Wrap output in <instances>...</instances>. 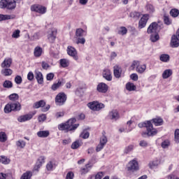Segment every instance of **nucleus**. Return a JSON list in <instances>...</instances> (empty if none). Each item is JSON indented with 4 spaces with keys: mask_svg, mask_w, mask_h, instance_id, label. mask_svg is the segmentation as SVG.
<instances>
[{
    "mask_svg": "<svg viewBox=\"0 0 179 179\" xmlns=\"http://www.w3.org/2000/svg\"><path fill=\"white\" fill-rule=\"evenodd\" d=\"M164 23L165 24H167L168 26L169 24H171V20H170V18H169L168 16H164Z\"/></svg>",
    "mask_w": 179,
    "mask_h": 179,
    "instance_id": "61",
    "label": "nucleus"
},
{
    "mask_svg": "<svg viewBox=\"0 0 179 179\" xmlns=\"http://www.w3.org/2000/svg\"><path fill=\"white\" fill-rule=\"evenodd\" d=\"M74 176H75V175L73 174V172L69 171V172L66 174V179H73Z\"/></svg>",
    "mask_w": 179,
    "mask_h": 179,
    "instance_id": "62",
    "label": "nucleus"
},
{
    "mask_svg": "<svg viewBox=\"0 0 179 179\" xmlns=\"http://www.w3.org/2000/svg\"><path fill=\"white\" fill-rule=\"evenodd\" d=\"M174 138L176 143H179V129L175 130Z\"/></svg>",
    "mask_w": 179,
    "mask_h": 179,
    "instance_id": "48",
    "label": "nucleus"
},
{
    "mask_svg": "<svg viewBox=\"0 0 179 179\" xmlns=\"http://www.w3.org/2000/svg\"><path fill=\"white\" fill-rule=\"evenodd\" d=\"M67 53L70 57H72L73 59L78 61V52L76 49L72 46H68L67 48Z\"/></svg>",
    "mask_w": 179,
    "mask_h": 179,
    "instance_id": "10",
    "label": "nucleus"
},
{
    "mask_svg": "<svg viewBox=\"0 0 179 179\" xmlns=\"http://www.w3.org/2000/svg\"><path fill=\"white\" fill-rule=\"evenodd\" d=\"M9 19H10V15L0 14V22H3V20H9Z\"/></svg>",
    "mask_w": 179,
    "mask_h": 179,
    "instance_id": "47",
    "label": "nucleus"
},
{
    "mask_svg": "<svg viewBox=\"0 0 179 179\" xmlns=\"http://www.w3.org/2000/svg\"><path fill=\"white\" fill-rule=\"evenodd\" d=\"M44 106H45V101H44V100H41L39 101H36L34 103V108H40V107H41L43 108V107H44Z\"/></svg>",
    "mask_w": 179,
    "mask_h": 179,
    "instance_id": "23",
    "label": "nucleus"
},
{
    "mask_svg": "<svg viewBox=\"0 0 179 179\" xmlns=\"http://www.w3.org/2000/svg\"><path fill=\"white\" fill-rule=\"evenodd\" d=\"M90 169H92V166L90 165V163L87 164L84 168H82L80 169L81 174H87L88 171H90Z\"/></svg>",
    "mask_w": 179,
    "mask_h": 179,
    "instance_id": "24",
    "label": "nucleus"
},
{
    "mask_svg": "<svg viewBox=\"0 0 179 179\" xmlns=\"http://www.w3.org/2000/svg\"><path fill=\"white\" fill-rule=\"evenodd\" d=\"M108 117L110 120H113V121H117V120H120V113H118V110H113L109 113Z\"/></svg>",
    "mask_w": 179,
    "mask_h": 179,
    "instance_id": "13",
    "label": "nucleus"
},
{
    "mask_svg": "<svg viewBox=\"0 0 179 179\" xmlns=\"http://www.w3.org/2000/svg\"><path fill=\"white\" fill-rule=\"evenodd\" d=\"M86 43V39L84 37L77 38L76 44H82L83 45Z\"/></svg>",
    "mask_w": 179,
    "mask_h": 179,
    "instance_id": "52",
    "label": "nucleus"
},
{
    "mask_svg": "<svg viewBox=\"0 0 179 179\" xmlns=\"http://www.w3.org/2000/svg\"><path fill=\"white\" fill-rule=\"evenodd\" d=\"M32 176H33V173H31V171H27L26 173H24L22 174L20 179H30L31 178Z\"/></svg>",
    "mask_w": 179,
    "mask_h": 179,
    "instance_id": "34",
    "label": "nucleus"
},
{
    "mask_svg": "<svg viewBox=\"0 0 179 179\" xmlns=\"http://www.w3.org/2000/svg\"><path fill=\"white\" fill-rule=\"evenodd\" d=\"M149 121H151V124H154V125H155V127H162V125H163V124H164V121L160 117H155Z\"/></svg>",
    "mask_w": 179,
    "mask_h": 179,
    "instance_id": "12",
    "label": "nucleus"
},
{
    "mask_svg": "<svg viewBox=\"0 0 179 179\" xmlns=\"http://www.w3.org/2000/svg\"><path fill=\"white\" fill-rule=\"evenodd\" d=\"M45 120H47V116H45V114H42L38 117V120L39 122H44Z\"/></svg>",
    "mask_w": 179,
    "mask_h": 179,
    "instance_id": "57",
    "label": "nucleus"
},
{
    "mask_svg": "<svg viewBox=\"0 0 179 179\" xmlns=\"http://www.w3.org/2000/svg\"><path fill=\"white\" fill-rule=\"evenodd\" d=\"M127 33H128V29L125 27H121L117 31V34L120 36H125Z\"/></svg>",
    "mask_w": 179,
    "mask_h": 179,
    "instance_id": "36",
    "label": "nucleus"
},
{
    "mask_svg": "<svg viewBox=\"0 0 179 179\" xmlns=\"http://www.w3.org/2000/svg\"><path fill=\"white\" fill-rule=\"evenodd\" d=\"M139 145L141 148H148L149 144L148 143V141L142 140L139 142Z\"/></svg>",
    "mask_w": 179,
    "mask_h": 179,
    "instance_id": "59",
    "label": "nucleus"
},
{
    "mask_svg": "<svg viewBox=\"0 0 179 179\" xmlns=\"http://www.w3.org/2000/svg\"><path fill=\"white\" fill-rule=\"evenodd\" d=\"M80 138H83V139H87L89 136H90V133L89 131L84 130L80 135Z\"/></svg>",
    "mask_w": 179,
    "mask_h": 179,
    "instance_id": "41",
    "label": "nucleus"
},
{
    "mask_svg": "<svg viewBox=\"0 0 179 179\" xmlns=\"http://www.w3.org/2000/svg\"><path fill=\"white\" fill-rule=\"evenodd\" d=\"M138 65H139V61L134 60L131 64L130 69H131V71H134L135 68H138Z\"/></svg>",
    "mask_w": 179,
    "mask_h": 179,
    "instance_id": "54",
    "label": "nucleus"
},
{
    "mask_svg": "<svg viewBox=\"0 0 179 179\" xmlns=\"http://www.w3.org/2000/svg\"><path fill=\"white\" fill-rule=\"evenodd\" d=\"M103 78L108 80V82H110V80H113V76H111V71L108 69H106L103 71Z\"/></svg>",
    "mask_w": 179,
    "mask_h": 179,
    "instance_id": "15",
    "label": "nucleus"
},
{
    "mask_svg": "<svg viewBox=\"0 0 179 179\" xmlns=\"http://www.w3.org/2000/svg\"><path fill=\"white\" fill-rule=\"evenodd\" d=\"M107 141H108L107 137L106 136H103L100 138L99 143H101V145H103V146H106V145L107 144Z\"/></svg>",
    "mask_w": 179,
    "mask_h": 179,
    "instance_id": "49",
    "label": "nucleus"
},
{
    "mask_svg": "<svg viewBox=\"0 0 179 179\" xmlns=\"http://www.w3.org/2000/svg\"><path fill=\"white\" fill-rule=\"evenodd\" d=\"M0 163H2V164H9V163H10V159H8L7 157L2 155L0 156Z\"/></svg>",
    "mask_w": 179,
    "mask_h": 179,
    "instance_id": "35",
    "label": "nucleus"
},
{
    "mask_svg": "<svg viewBox=\"0 0 179 179\" xmlns=\"http://www.w3.org/2000/svg\"><path fill=\"white\" fill-rule=\"evenodd\" d=\"M83 34H85V30H83L82 28H78L76 31V37L77 38L83 37Z\"/></svg>",
    "mask_w": 179,
    "mask_h": 179,
    "instance_id": "31",
    "label": "nucleus"
},
{
    "mask_svg": "<svg viewBox=\"0 0 179 179\" xmlns=\"http://www.w3.org/2000/svg\"><path fill=\"white\" fill-rule=\"evenodd\" d=\"M76 122V119L71 118L65 123H62L58 125V129L59 131H66L69 132V131H75L79 127V124H73Z\"/></svg>",
    "mask_w": 179,
    "mask_h": 179,
    "instance_id": "2",
    "label": "nucleus"
},
{
    "mask_svg": "<svg viewBox=\"0 0 179 179\" xmlns=\"http://www.w3.org/2000/svg\"><path fill=\"white\" fill-rule=\"evenodd\" d=\"M8 141V136L6 133L1 131L0 132V142L5 143Z\"/></svg>",
    "mask_w": 179,
    "mask_h": 179,
    "instance_id": "37",
    "label": "nucleus"
},
{
    "mask_svg": "<svg viewBox=\"0 0 179 179\" xmlns=\"http://www.w3.org/2000/svg\"><path fill=\"white\" fill-rule=\"evenodd\" d=\"M62 85V83L61 81H58L57 83L53 84L51 87L52 90H57V89H59L61 86Z\"/></svg>",
    "mask_w": 179,
    "mask_h": 179,
    "instance_id": "42",
    "label": "nucleus"
},
{
    "mask_svg": "<svg viewBox=\"0 0 179 179\" xmlns=\"http://www.w3.org/2000/svg\"><path fill=\"white\" fill-rule=\"evenodd\" d=\"M160 162L159 161H154L149 163V167L150 169H155V167H157Z\"/></svg>",
    "mask_w": 179,
    "mask_h": 179,
    "instance_id": "43",
    "label": "nucleus"
},
{
    "mask_svg": "<svg viewBox=\"0 0 179 179\" xmlns=\"http://www.w3.org/2000/svg\"><path fill=\"white\" fill-rule=\"evenodd\" d=\"M96 103H97V101L90 102L88 103L89 108H90V110H92L93 111H96Z\"/></svg>",
    "mask_w": 179,
    "mask_h": 179,
    "instance_id": "44",
    "label": "nucleus"
},
{
    "mask_svg": "<svg viewBox=\"0 0 179 179\" xmlns=\"http://www.w3.org/2000/svg\"><path fill=\"white\" fill-rule=\"evenodd\" d=\"M132 150H134V145H130L125 148L124 153H126V155H128V153H129V152H132Z\"/></svg>",
    "mask_w": 179,
    "mask_h": 179,
    "instance_id": "53",
    "label": "nucleus"
},
{
    "mask_svg": "<svg viewBox=\"0 0 179 179\" xmlns=\"http://www.w3.org/2000/svg\"><path fill=\"white\" fill-rule=\"evenodd\" d=\"M54 76H55L54 73H50L47 74L46 79L47 80H52L54 79Z\"/></svg>",
    "mask_w": 179,
    "mask_h": 179,
    "instance_id": "63",
    "label": "nucleus"
},
{
    "mask_svg": "<svg viewBox=\"0 0 179 179\" xmlns=\"http://www.w3.org/2000/svg\"><path fill=\"white\" fill-rule=\"evenodd\" d=\"M129 16H130V17H132V19H134V20H138V19H139V17H141V13L134 11V12L130 13Z\"/></svg>",
    "mask_w": 179,
    "mask_h": 179,
    "instance_id": "32",
    "label": "nucleus"
},
{
    "mask_svg": "<svg viewBox=\"0 0 179 179\" xmlns=\"http://www.w3.org/2000/svg\"><path fill=\"white\" fill-rule=\"evenodd\" d=\"M160 39V36H159V33L151 34L150 40L152 43H156V41H159Z\"/></svg>",
    "mask_w": 179,
    "mask_h": 179,
    "instance_id": "28",
    "label": "nucleus"
},
{
    "mask_svg": "<svg viewBox=\"0 0 179 179\" xmlns=\"http://www.w3.org/2000/svg\"><path fill=\"white\" fill-rule=\"evenodd\" d=\"M1 73L2 75H4V76H10V75L13 73V71L9 68H3Z\"/></svg>",
    "mask_w": 179,
    "mask_h": 179,
    "instance_id": "22",
    "label": "nucleus"
},
{
    "mask_svg": "<svg viewBox=\"0 0 179 179\" xmlns=\"http://www.w3.org/2000/svg\"><path fill=\"white\" fill-rule=\"evenodd\" d=\"M126 89L129 92H134V90H136V86L134 83H128L126 84Z\"/></svg>",
    "mask_w": 179,
    "mask_h": 179,
    "instance_id": "27",
    "label": "nucleus"
},
{
    "mask_svg": "<svg viewBox=\"0 0 179 179\" xmlns=\"http://www.w3.org/2000/svg\"><path fill=\"white\" fill-rule=\"evenodd\" d=\"M148 20L149 15H143L138 22V29H143V27H146V24L148 23Z\"/></svg>",
    "mask_w": 179,
    "mask_h": 179,
    "instance_id": "8",
    "label": "nucleus"
},
{
    "mask_svg": "<svg viewBox=\"0 0 179 179\" xmlns=\"http://www.w3.org/2000/svg\"><path fill=\"white\" fill-rule=\"evenodd\" d=\"M31 10H32V12H36V13H41V15H44V13L47 12V8L41 5L35 4L31 6Z\"/></svg>",
    "mask_w": 179,
    "mask_h": 179,
    "instance_id": "7",
    "label": "nucleus"
},
{
    "mask_svg": "<svg viewBox=\"0 0 179 179\" xmlns=\"http://www.w3.org/2000/svg\"><path fill=\"white\" fill-rule=\"evenodd\" d=\"M16 145L18 148H21V149H23V148H24V146H26V142H24V141H22V140H19L18 141L16 142Z\"/></svg>",
    "mask_w": 179,
    "mask_h": 179,
    "instance_id": "46",
    "label": "nucleus"
},
{
    "mask_svg": "<svg viewBox=\"0 0 179 179\" xmlns=\"http://www.w3.org/2000/svg\"><path fill=\"white\" fill-rule=\"evenodd\" d=\"M59 64L62 68H68V66H69V60L66 59H61Z\"/></svg>",
    "mask_w": 179,
    "mask_h": 179,
    "instance_id": "29",
    "label": "nucleus"
},
{
    "mask_svg": "<svg viewBox=\"0 0 179 179\" xmlns=\"http://www.w3.org/2000/svg\"><path fill=\"white\" fill-rule=\"evenodd\" d=\"M96 90L99 93H107V91L108 90V85L106 83H101L97 85Z\"/></svg>",
    "mask_w": 179,
    "mask_h": 179,
    "instance_id": "11",
    "label": "nucleus"
},
{
    "mask_svg": "<svg viewBox=\"0 0 179 179\" xmlns=\"http://www.w3.org/2000/svg\"><path fill=\"white\" fill-rule=\"evenodd\" d=\"M3 87L6 89H11V87H13V83H12V81L6 80L3 82Z\"/></svg>",
    "mask_w": 179,
    "mask_h": 179,
    "instance_id": "33",
    "label": "nucleus"
},
{
    "mask_svg": "<svg viewBox=\"0 0 179 179\" xmlns=\"http://www.w3.org/2000/svg\"><path fill=\"white\" fill-rule=\"evenodd\" d=\"M13 38H19L20 37V30H15L12 35Z\"/></svg>",
    "mask_w": 179,
    "mask_h": 179,
    "instance_id": "51",
    "label": "nucleus"
},
{
    "mask_svg": "<svg viewBox=\"0 0 179 179\" xmlns=\"http://www.w3.org/2000/svg\"><path fill=\"white\" fill-rule=\"evenodd\" d=\"M34 57H36L37 58H38V57H41V54H43V48L37 46L34 49Z\"/></svg>",
    "mask_w": 179,
    "mask_h": 179,
    "instance_id": "25",
    "label": "nucleus"
},
{
    "mask_svg": "<svg viewBox=\"0 0 179 179\" xmlns=\"http://www.w3.org/2000/svg\"><path fill=\"white\" fill-rule=\"evenodd\" d=\"M169 146H170V142L169 141H164L162 143V148H163V149H167Z\"/></svg>",
    "mask_w": 179,
    "mask_h": 179,
    "instance_id": "58",
    "label": "nucleus"
},
{
    "mask_svg": "<svg viewBox=\"0 0 179 179\" xmlns=\"http://www.w3.org/2000/svg\"><path fill=\"white\" fill-rule=\"evenodd\" d=\"M173 75V71L171 69H166L162 73L163 79H169L170 76Z\"/></svg>",
    "mask_w": 179,
    "mask_h": 179,
    "instance_id": "20",
    "label": "nucleus"
},
{
    "mask_svg": "<svg viewBox=\"0 0 179 179\" xmlns=\"http://www.w3.org/2000/svg\"><path fill=\"white\" fill-rule=\"evenodd\" d=\"M8 99L11 101H16V100H19V94L16 93L11 94L10 95L8 96Z\"/></svg>",
    "mask_w": 179,
    "mask_h": 179,
    "instance_id": "39",
    "label": "nucleus"
},
{
    "mask_svg": "<svg viewBox=\"0 0 179 179\" xmlns=\"http://www.w3.org/2000/svg\"><path fill=\"white\" fill-rule=\"evenodd\" d=\"M22 110V104L19 101L9 102L4 107L5 114H9L12 111H20Z\"/></svg>",
    "mask_w": 179,
    "mask_h": 179,
    "instance_id": "3",
    "label": "nucleus"
},
{
    "mask_svg": "<svg viewBox=\"0 0 179 179\" xmlns=\"http://www.w3.org/2000/svg\"><path fill=\"white\" fill-rule=\"evenodd\" d=\"M139 128H146L147 131H143L141 134L143 138H148V136H155L157 135V129L153 128V124L152 121H145L144 122H141L138 124Z\"/></svg>",
    "mask_w": 179,
    "mask_h": 179,
    "instance_id": "1",
    "label": "nucleus"
},
{
    "mask_svg": "<svg viewBox=\"0 0 179 179\" xmlns=\"http://www.w3.org/2000/svg\"><path fill=\"white\" fill-rule=\"evenodd\" d=\"M35 78L39 85H43L44 83V78L43 77V73L40 71H35Z\"/></svg>",
    "mask_w": 179,
    "mask_h": 179,
    "instance_id": "16",
    "label": "nucleus"
},
{
    "mask_svg": "<svg viewBox=\"0 0 179 179\" xmlns=\"http://www.w3.org/2000/svg\"><path fill=\"white\" fill-rule=\"evenodd\" d=\"M159 59L162 62H169V61H170V55L167 54H162L160 55Z\"/></svg>",
    "mask_w": 179,
    "mask_h": 179,
    "instance_id": "30",
    "label": "nucleus"
},
{
    "mask_svg": "<svg viewBox=\"0 0 179 179\" xmlns=\"http://www.w3.org/2000/svg\"><path fill=\"white\" fill-rule=\"evenodd\" d=\"M53 167H54V164L52 163V162H48L46 165V169L48 171H52Z\"/></svg>",
    "mask_w": 179,
    "mask_h": 179,
    "instance_id": "56",
    "label": "nucleus"
},
{
    "mask_svg": "<svg viewBox=\"0 0 179 179\" xmlns=\"http://www.w3.org/2000/svg\"><path fill=\"white\" fill-rule=\"evenodd\" d=\"M8 1V0H1L0 1V8H1V9H5V8H7Z\"/></svg>",
    "mask_w": 179,
    "mask_h": 179,
    "instance_id": "45",
    "label": "nucleus"
},
{
    "mask_svg": "<svg viewBox=\"0 0 179 179\" xmlns=\"http://www.w3.org/2000/svg\"><path fill=\"white\" fill-rule=\"evenodd\" d=\"M163 29V24L162 22H154L150 24L147 29L148 34H152L155 33H159L160 30Z\"/></svg>",
    "mask_w": 179,
    "mask_h": 179,
    "instance_id": "4",
    "label": "nucleus"
},
{
    "mask_svg": "<svg viewBox=\"0 0 179 179\" xmlns=\"http://www.w3.org/2000/svg\"><path fill=\"white\" fill-rule=\"evenodd\" d=\"M66 101V94L64 92L59 93L55 97V103L57 106H64Z\"/></svg>",
    "mask_w": 179,
    "mask_h": 179,
    "instance_id": "5",
    "label": "nucleus"
},
{
    "mask_svg": "<svg viewBox=\"0 0 179 179\" xmlns=\"http://www.w3.org/2000/svg\"><path fill=\"white\" fill-rule=\"evenodd\" d=\"M170 15L173 17H177L179 15L178 9H176V8L171 9V11H170Z\"/></svg>",
    "mask_w": 179,
    "mask_h": 179,
    "instance_id": "40",
    "label": "nucleus"
},
{
    "mask_svg": "<svg viewBox=\"0 0 179 179\" xmlns=\"http://www.w3.org/2000/svg\"><path fill=\"white\" fill-rule=\"evenodd\" d=\"M16 8V3L12 1L8 0L7 1V8L8 10H13Z\"/></svg>",
    "mask_w": 179,
    "mask_h": 179,
    "instance_id": "26",
    "label": "nucleus"
},
{
    "mask_svg": "<svg viewBox=\"0 0 179 179\" xmlns=\"http://www.w3.org/2000/svg\"><path fill=\"white\" fill-rule=\"evenodd\" d=\"M57 38V31H51L48 35V39L50 43H54Z\"/></svg>",
    "mask_w": 179,
    "mask_h": 179,
    "instance_id": "18",
    "label": "nucleus"
},
{
    "mask_svg": "<svg viewBox=\"0 0 179 179\" xmlns=\"http://www.w3.org/2000/svg\"><path fill=\"white\" fill-rule=\"evenodd\" d=\"M103 176H104V173L103 172H99L95 176V179H101L103 178Z\"/></svg>",
    "mask_w": 179,
    "mask_h": 179,
    "instance_id": "64",
    "label": "nucleus"
},
{
    "mask_svg": "<svg viewBox=\"0 0 179 179\" xmlns=\"http://www.w3.org/2000/svg\"><path fill=\"white\" fill-rule=\"evenodd\" d=\"M38 138H48L50 136V131H39L37 132Z\"/></svg>",
    "mask_w": 179,
    "mask_h": 179,
    "instance_id": "21",
    "label": "nucleus"
},
{
    "mask_svg": "<svg viewBox=\"0 0 179 179\" xmlns=\"http://www.w3.org/2000/svg\"><path fill=\"white\" fill-rule=\"evenodd\" d=\"M15 83H17V85H20V83H22V77L20 76H15Z\"/></svg>",
    "mask_w": 179,
    "mask_h": 179,
    "instance_id": "60",
    "label": "nucleus"
},
{
    "mask_svg": "<svg viewBox=\"0 0 179 179\" xmlns=\"http://www.w3.org/2000/svg\"><path fill=\"white\" fill-rule=\"evenodd\" d=\"M136 71L138 73H143L145 71H146V64L141 65V62H139V64L137 66Z\"/></svg>",
    "mask_w": 179,
    "mask_h": 179,
    "instance_id": "19",
    "label": "nucleus"
},
{
    "mask_svg": "<svg viewBox=\"0 0 179 179\" xmlns=\"http://www.w3.org/2000/svg\"><path fill=\"white\" fill-rule=\"evenodd\" d=\"M128 171H138L139 170V165L138 162L135 159L130 161L127 166Z\"/></svg>",
    "mask_w": 179,
    "mask_h": 179,
    "instance_id": "6",
    "label": "nucleus"
},
{
    "mask_svg": "<svg viewBox=\"0 0 179 179\" xmlns=\"http://www.w3.org/2000/svg\"><path fill=\"white\" fill-rule=\"evenodd\" d=\"M12 65V59L11 58H6L3 62L1 63V68H10Z\"/></svg>",
    "mask_w": 179,
    "mask_h": 179,
    "instance_id": "17",
    "label": "nucleus"
},
{
    "mask_svg": "<svg viewBox=\"0 0 179 179\" xmlns=\"http://www.w3.org/2000/svg\"><path fill=\"white\" fill-rule=\"evenodd\" d=\"M113 73L115 77L120 79V78H121V73H122V69L120 66L115 65L113 67Z\"/></svg>",
    "mask_w": 179,
    "mask_h": 179,
    "instance_id": "14",
    "label": "nucleus"
},
{
    "mask_svg": "<svg viewBox=\"0 0 179 179\" xmlns=\"http://www.w3.org/2000/svg\"><path fill=\"white\" fill-rule=\"evenodd\" d=\"M34 115H36V112H32L25 115L20 116L17 118V121H19V122H24L25 121H29L33 118Z\"/></svg>",
    "mask_w": 179,
    "mask_h": 179,
    "instance_id": "9",
    "label": "nucleus"
},
{
    "mask_svg": "<svg viewBox=\"0 0 179 179\" xmlns=\"http://www.w3.org/2000/svg\"><path fill=\"white\" fill-rule=\"evenodd\" d=\"M80 146H82V143L80 141L77 140L71 144V149H78Z\"/></svg>",
    "mask_w": 179,
    "mask_h": 179,
    "instance_id": "38",
    "label": "nucleus"
},
{
    "mask_svg": "<svg viewBox=\"0 0 179 179\" xmlns=\"http://www.w3.org/2000/svg\"><path fill=\"white\" fill-rule=\"evenodd\" d=\"M146 8L148 12H149L150 13H153V12H155V7L152 4H148L146 6Z\"/></svg>",
    "mask_w": 179,
    "mask_h": 179,
    "instance_id": "50",
    "label": "nucleus"
},
{
    "mask_svg": "<svg viewBox=\"0 0 179 179\" xmlns=\"http://www.w3.org/2000/svg\"><path fill=\"white\" fill-rule=\"evenodd\" d=\"M95 108H96L95 111H100L101 108H104V105L103 103H100L96 101V105Z\"/></svg>",
    "mask_w": 179,
    "mask_h": 179,
    "instance_id": "55",
    "label": "nucleus"
}]
</instances>
